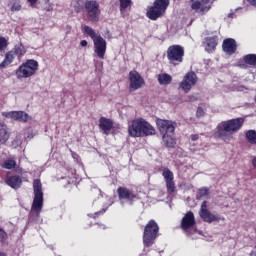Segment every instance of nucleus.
Returning a JSON list of instances; mask_svg holds the SVG:
<instances>
[{
	"mask_svg": "<svg viewBox=\"0 0 256 256\" xmlns=\"http://www.w3.org/2000/svg\"><path fill=\"white\" fill-rule=\"evenodd\" d=\"M7 239H8L7 232H5V230L0 228V243H5V241H7Z\"/></svg>",
	"mask_w": 256,
	"mask_h": 256,
	"instance_id": "f704fd0d",
	"label": "nucleus"
},
{
	"mask_svg": "<svg viewBox=\"0 0 256 256\" xmlns=\"http://www.w3.org/2000/svg\"><path fill=\"white\" fill-rule=\"evenodd\" d=\"M33 189H34V199H33L31 211L32 213H36L37 217H39V214L43 209V187L41 184V180L39 179L34 180Z\"/></svg>",
	"mask_w": 256,
	"mask_h": 256,
	"instance_id": "423d86ee",
	"label": "nucleus"
},
{
	"mask_svg": "<svg viewBox=\"0 0 256 256\" xmlns=\"http://www.w3.org/2000/svg\"><path fill=\"white\" fill-rule=\"evenodd\" d=\"M244 61L248 65H256V55L255 54H248L244 57Z\"/></svg>",
	"mask_w": 256,
	"mask_h": 256,
	"instance_id": "c756f323",
	"label": "nucleus"
},
{
	"mask_svg": "<svg viewBox=\"0 0 256 256\" xmlns=\"http://www.w3.org/2000/svg\"><path fill=\"white\" fill-rule=\"evenodd\" d=\"M200 217L206 223H213L214 221H219V219H220V218H218L217 215H215V214L211 213L209 210H207V201H204L201 204Z\"/></svg>",
	"mask_w": 256,
	"mask_h": 256,
	"instance_id": "f3484780",
	"label": "nucleus"
},
{
	"mask_svg": "<svg viewBox=\"0 0 256 256\" xmlns=\"http://www.w3.org/2000/svg\"><path fill=\"white\" fill-rule=\"evenodd\" d=\"M185 57V49L180 45H172L167 50V59L171 65H181Z\"/></svg>",
	"mask_w": 256,
	"mask_h": 256,
	"instance_id": "1a4fd4ad",
	"label": "nucleus"
},
{
	"mask_svg": "<svg viewBox=\"0 0 256 256\" xmlns=\"http://www.w3.org/2000/svg\"><path fill=\"white\" fill-rule=\"evenodd\" d=\"M23 183V180H21V177L19 176H10L6 178V185L8 187H11L12 189H19Z\"/></svg>",
	"mask_w": 256,
	"mask_h": 256,
	"instance_id": "aec40b11",
	"label": "nucleus"
},
{
	"mask_svg": "<svg viewBox=\"0 0 256 256\" xmlns=\"http://www.w3.org/2000/svg\"><path fill=\"white\" fill-rule=\"evenodd\" d=\"M167 7H169V0H155L146 15L151 21H157L167 11Z\"/></svg>",
	"mask_w": 256,
	"mask_h": 256,
	"instance_id": "6e6552de",
	"label": "nucleus"
},
{
	"mask_svg": "<svg viewBox=\"0 0 256 256\" xmlns=\"http://www.w3.org/2000/svg\"><path fill=\"white\" fill-rule=\"evenodd\" d=\"M222 49L227 55H233L237 51V42L235 39L227 38L223 41Z\"/></svg>",
	"mask_w": 256,
	"mask_h": 256,
	"instance_id": "a211bd4d",
	"label": "nucleus"
},
{
	"mask_svg": "<svg viewBox=\"0 0 256 256\" xmlns=\"http://www.w3.org/2000/svg\"><path fill=\"white\" fill-rule=\"evenodd\" d=\"M46 11H53V5H49V7L45 8Z\"/></svg>",
	"mask_w": 256,
	"mask_h": 256,
	"instance_id": "79ce46f5",
	"label": "nucleus"
},
{
	"mask_svg": "<svg viewBox=\"0 0 256 256\" xmlns=\"http://www.w3.org/2000/svg\"><path fill=\"white\" fill-rule=\"evenodd\" d=\"M181 229H183V231H185V233L188 235L191 233L190 231H197V229H195V215L193 212L186 213L182 218Z\"/></svg>",
	"mask_w": 256,
	"mask_h": 256,
	"instance_id": "2eb2a0df",
	"label": "nucleus"
},
{
	"mask_svg": "<svg viewBox=\"0 0 256 256\" xmlns=\"http://www.w3.org/2000/svg\"><path fill=\"white\" fill-rule=\"evenodd\" d=\"M28 3H30L31 7H35V3H37L38 0H27Z\"/></svg>",
	"mask_w": 256,
	"mask_h": 256,
	"instance_id": "4c0bfd02",
	"label": "nucleus"
},
{
	"mask_svg": "<svg viewBox=\"0 0 256 256\" xmlns=\"http://www.w3.org/2000/svg\"><path fill=\"white\" fill-rule=\"evenodd\" d=\"M204 45L205 50L208 51V53H211V51H215V47H217V37L206 38Z\"/></svg>",
	"mask_w": 256,
	"mask_h": 256,
	"instance_id": "4be33fe9",
	"label": "nucleus"
},
{
	"mask_svg": "<svg viewBox=\"0 0 256 256\" xmlns=\"http://www.w3.org/2000/svg\"><path fill=\"white\" fill-rule=\"evenodd\" d=\"M248 3H250V5H252L253 7H256V0H247Z\"/></svg>",
	"mask_w": 256,
	"mask_h": 256,
	"instance_id": "ea45409f",
	"label": "nucleus"
},
{
	"mask_svg": "<svg viewBox=\"0 0 256 256\" xmlns=\"http://www.w3.org/2000/svg\"><path fill=\"white\" fill-rule=\"evenodd\" d=\"M228 17H233V13L228 14Z\"/></svg>",
	"mask_w": 256,
	"mask_h": 256,
	"instance_id": "49530a36",
	"label": "nucleus"
},
{
	"mask_svg": "<svg viewBox=\"0 0 256 256\" xmlns=\"http://www.w3.org/2000/svg\"><path fill=\"white\" fill-rule=\"evenodd\" d=\"M0 256H7L5 252H0Z\"/></svg>",
	"mask_w": 256,
	"mask_h": 256,
	"instance_id": "a18cd8bd",
	"label": "nucleus"
},
{
	"mask_svg": "<svg viewBox=\"0 0 256 256\" xmlns=\"http://www.w3.org/2000/svg\"><path fill=\"white\" fill-rule=\"evenodd\" d=\"M9 139V134L7 133V126L0 122V145H5Z\"/></svg>",
	"mask_w": 256,
	"mask_h": 256,
	"instance_id": "b1692460",
	"label": "nucleus"
},
{
	"mask_svg": "<svg viewBox=\"0 0 256 256\" xmlns=\"http://www.w3.org/2000/svg\"><path fill=\"white\" fill-rule=\"evenodd\" d=\"M191 139H192L193 141H197V140L199 139V135H198V134H192V135H191Z\"/></svg>",
	"mask_w": 256,
	"mask_h": 256,
	"instance_id": "e433bc0d",
	"label": "nucleus"
},
{
	"mask_svg": "<svg viewBox=\"0 0 256 256\" xmlns=\"http://www.w3.org/2000/svg\"><path fill=\"white\" fill-rule=\"evenodd\" d=\"M27 139H33V133L27 136Z\"/></svg>",
	"mask_w": 256,
	"mask_h": 256,
	"instance_id": "c03bdc74",
	"label": "nucleus"
},
{
	"mask_svg": "<svg viewBox=\"0 0 256 256\" xmlns=\"http://www.w3.org/2000/svg\"><path fill=\"white\" fill-rule=\"evenodd\" d=\"M197 81H199L197 74H195L193 71H190L184 75L182 81L180 82V89L185 93H189V91L193 89V86L197 85Z\"/></svg>",
	"mask_w": 256,
	"mask_h": 256,
	"instance_id": "f8f14e48",
	"label": "nucleus"
},
{
	"mask_svg": "<svg viewBox=\"0 0 256 256\" xmlns=\"http://www.w3.org/2000/svg\"><path fill=\"white\" fill-rule=\"evenodd\" d=\"M2 115L3 117H6V119H12L13 121H19L20 123H27L33 119L25 111L2 112Z\"/></svg>",
	"mask_w": 256,
	"mask_h": 256,
	"instance_id": "4468645a",
	"label": "nucleus"
},
{
	"mask_svg": "<svg viewBox=\"0 0 256 256\" xmlns=\"http://www.w3.org/2000/svg\"><path fill=\"white\" fill-rule=\"evenodd\" d=\"M246 141L250 143V145H256V131L255 130H248L245 133Z\"/></svg>",
	"mask_w": 256,
	"mask_h": 256,
	"instance_id": "cd10ccee",
	"label": "nucleus"
},
{
	"mask_svg": "<svg viewBox=\"0 0 256 256\" xmlns=\"http://www.w3.org/2000/svg\"><path fill=\"white\" fill-rule=\"evenodd\" d=\"M159 233V225L155 220H150L144 228L143 243L145 247H151L157 239Z\"/></svg>",
	"mask_w": 256,
	"mask_h": 256,
	"instance_id": "0eeeda50",
	"label": "nucleus"
},
{
	"mask_svg": "<svg viewBox=\"0 0 256 256\" xmlns=\"http://www.w3.org/2000/svg\"><path fill=\"white\" fill-rule=\"evenodd\" d=\"M130 137H149L155 135V128L143 118H136L128 125Z\"/></svg>",
	"mask_w": 256,
	"mask_h": 256,
	"instance_id": "f03ea898",
	"label": "nucleus"
},
{
	"mask_svg": "<svg viewBox=\"0 0 256 256\" xmlns=\"http://www.w3.org/2000/svg\"><path fill=\"white\" fill-rule=\"evenodd\" d=\"M129 79V91L133 93V91H137V89H141V87L145 86V79L143 76L137 72V70H132L128 74Z\"/></svg>",
	"mask_w": 256,
	"mask_h": 256,
	"instance_id": "9b49d317",
	"label": "nucleus"
},
{
	"mask_svg": "<svg viewBox=\"0 0 256 256\" xmlns=\"http://www.w3.org/2000/svg\"><path fill=\"white\" fill-rule=\"evenodd\" d=\"M119 199H128V201H133L135 199V194L133 192L129 191V189L125 187H119L117 190Z\"/></svg>",
	"mask_w": 256,
	"mask_h": 256,
	"instance_id": "412c9836",
	"label": "nucleus"
},
{
	"mask_svg": "<svg viewBox=\"0 0 256 256\" xmlns=\"http://www.w3.org/2000/svg\"><path fill=\"white\" fill-rule=\"evenodd\" d=\"M11 51L14 53V55H18V57H23V55L27 53V50L25 49V46H23V44L16 45Z\"/></svg>",
	"mask_w": 256,
	"mask_h": 256,
	"instance_id": "c85d7f7f",
	"label": "nucleus"
},
{
	"mask_svg": "<svg viewBox=\"0 0 256 256\" xmlns=\"http://www.w3.org/2000/svg\"><path fill=\"white\" fill-rule=\"evenodd\" d=\"M2 169H15V167H17V161H15V159L10 158L5 160L2 164H1Z\"/></svg>",
	"mask_w": 256,
	"mask_h": 256,
	"instance_id": "bb28decb",
	"label": "nucleus"
},
{
	"mask_svg": "<svg viewBox=\"0 0 256 256\" xmlns=\"http://www.w3.org/2000/svg\"><path fill=\"white\" fill-rule=\"evenodd\" d=\"M9 45L7 38L0 36V51H5Z\"/></svg>",
	"mask_w": 256,
	"mask_h": 256,
	"instance_id": "2f4dec72",
	"label": "nucleus"
},
{
	"mask_svg": "<svg viewBox=\"0 0 256 256\" xmlns=\"http://www.w3.org/2000/svg\"><path fill=\"white\" fill-rule=\"evenodd\" d=\"M157 79L160 85H170L171 81H173V77L167 73L159 74Z\"/></svg>",
	"mask_w": 256,
	"mask_h": 256,
	"instance_id": "a878e982",
	"label": "nucleus"
},
{
	"mask_svg": "<svg viewBox=\"0 0 256 256\" xmlns=\"http://www.w3.org/2000/svg\"><path fill=\"white\" fill-rule=\"evenodd\" d=\"M252 165H253L254 169H256V157L253 158Z\"/></svg>",
	"mask_w": 256,
	"mask_h": 256,
	"instance_id": "37998d69",
	"label": "nucleus"
},
{
	"mask_svg": "<svg viewBox=\"0 0 256 256\" xmlns=\"http://www.w3.org/2000/svg\"><path fill=\"white\" fill-rule=\"evenodd\" d=\"M14 60H15V52H12V50H10L9 52L6 53L3 62L0 63V69L8 67V65H11V63Z\"/></svg>",
	"mask_w": 256,
	"mask_h": 256,
	"instance_id": "5701e85b",
	"label": "nucleus"
},
{
	"mask_svg": "<svg viewBox=\"0 0 256 256\" xmlns=\"http://www.w3.org/2000/svg\"><path fill=\"white\" fill-rule=\"evenodd\" d=\"M196 117H198V119H201V117H205V110L203 109V107L197 108Z\"/></svg>",
	"mask_w": 256,
	"mask_h": 256,
	"instance_id": "c9c22d12",
	"label": "nucleus"
},
{
	"mask_svg": "<svg viewBox=\"0 0 256 256\" xmlns=\"http://www.w3.org/2000/svg\"><path fill=\"white\" fill-rule=\"evenodd\" d=\"M120 1V11L123 12L127 7L131 5V0H119Z\"/></svg>",
	"mask_w": 256,
	"mask_h": 256,
	"instance_id": "473e14b6",
	"label": "nucleus"
},
{
	"mask_svg": "<svg viewBox=\"0 0 256 256\" xmlns=\"http://www.w3.org/2000/svg\"><path fill=\"white\" fill-rule=\"evenodd\" d=\"M38 69L39 62L33 59L27 60L16 70V77L17 79H29L37 73Z\"/></svg>",
	"mask_w": 256,
	"mask_h": 256,
	"instance_id": "39448f33",
	"label": "nucleus"
},
{
	"mask_svg": "<svg viewBox=\"0 0 256 256\" xmlns=\"http://www.w3.org/2000/svg\"><path fill=\"white\" fill-rule=\"evenodd\" d=\"M157 127L166 147H175V127L177 124L173 121L158 119Z\"/></svg>",
	"mask_w": 256,
	"mask_h": 256,
	"instance_id": "7ed1b4c3",
	"label": "nucleus"
},
{
	"mask_svg": "<svg viewBox=\"0 0 256 256\" xmlns=\"http://www.w3.org/2000/svg\"><path fill=\"white\" fill-rule=\"evenodd\" d=\"M162 177H164L166 182V188L169 195H172V193L175 191V176L173 175L172 171L169 170V168H164L162 171Z\"/></svg>",
	"mask_w": 256,
	"mask_h": 256,
	"instance_id": "dca6fc26",
	"label": "nucleus"
},
{
	"mask_svg": "<svg viewBox=\"0 0 256 256\" xmlns=\"http://www.w3.org/2000/svg\"><path fill=\"white\" fill-rule=\"evenodd\" d=\"M10 11H21V1L13 0L10 3Z\"/></svg>",
	"mask_w": 256,
	"mask_h": 256,
	"instance_id": "7c9ffc66",
	"label": "nucleus"
},
{
	"mask_svg": "<svg viewBox=\"0 0 256 256\" xmlns=\"http://www.w3.org/2000/svg\"><path fill=\"white\" fill-rule=\"evenodd\" d=\"M243 123H245L243 118L222 121L216 126L214 137L229 143L233 139V133H237L243 127Z\"/></svg>",
	"mask_w": 256,
	"mask_h": 256,
	"instance_id": "f257e3e1",
	"label": "nucleus"
},
{
	"mask_svg": "<svg viewBox=\"0 0 256 256\" xmlns=\"http://www.w3.org/2000/svg\"><path fill=\"white\" fill-rule=\"evenodd\" d=\"M190 7L198 15H205L211 11V0H190Z\"/></svg>",
	"mask_w": 256,
	"mask_h": 256,
	"instance_id": "ddd939ff",
	"label": "nucleus"
},
{
	"mask_svg": "<svg viewBox=\"0 0 256 256\" xmlns=\"http://www.w3.org/2000/svg\"><path fill=\"white\" fill-rule=\"evenodd\" d=\"M83 32L92 38L94 43V53L98 59H105V53H107V41L89 26L83 27Z\"/></svg>",
	"mask_w": 256,
	"mask_h": 256,
	"instance_id": "20e7f679",
	"label": "nucleus"
},
{
	"mask_svg": "<svg viewBox=\"0 0 256 256\" xmlns=\"http://www.w3.org/2000/svg\"><path fill=\"white\" fill-rule=\"evenodd\" d=\"M85 0H72L71 7L76 13H81L85 7Z\"/></svg>",
	"mask_w": 256,
	"mask_h": 256,
	"instance_id": "393cba45",
	"label": "nucleus"
},
{
	"mask_svg": "<svg viewBox=\"0 0 256 256\" xmlns=\"http://www.w3.org/2000/svg\"><path fill=\"white\" fill-rule=\"evenodd\" d=\"M209 195V190L207 188H201L198 191V199H202V197H207Z\"/></svg>",
	"mask_w": 256,
	"mask_h": 256,
	"instance_id": "72a5a7b5",
	"label": "nucleus"
},
{
	"mask_svg": "<svg viewBox=\"0 0 256 256\" xmlns=\"http://www.w3.org/2000/svg\"><path fill=\"white\" fill-rule=\"evenodd\" d=\"M99 127L103 131L104 135H109L113 129H115V126L113 125V120L101 117L99 119Z\"/></svg>",
	"mask_w": 256,
	"mask_h": 256,
	"instance_id": "6ab92c4d",
	"label": "nucleus"
},
{
	"mask_svg": "<svg viewBox=\"0 0 256 256\" xmlns=\"http://www.w3.org/2000/svg\"><path fill=\"white\" fill-rule=\"evenodd\" d=\"M85 9L87 19L92 23H97L99 17H101V9H99V2L95 0H87L85 2Z\"/></svg>",
	"mask_w": 256,
	"mask_h": 256,
	"instance_id": "9d476101",
	"label": "nucleus"
},
{
	"mask_svg": "<svg viewBox=\"0 0 256 256\" xmlns=\"http://www.w3.org/2000/svg\"><path fill=\"white\" fill-rule=\"evenodd\" d=\"M80 45H81V47H87V45H88L87 40H82L80 42Z\"/></svg>",
	"mask_w": 256,
	"mask_h": 256,
	"instance_id": "58836bf2",
	"label": "nucleus"
},
{
	"mask_svg": "<svg viewBox=\"0 0 256 256\" xmlns=\"http://www.w3.org/2000/svg\"><path fill=\"white\" fill-rule=\"evenodd\" d=\"M250 256H256V247L252 249Z\"/></svg>",
	"mask_w": 256,
	"mask_h": 256,
	"instance_id": "a19ab883",
	"label": "nucleus"
}]
</instances>
